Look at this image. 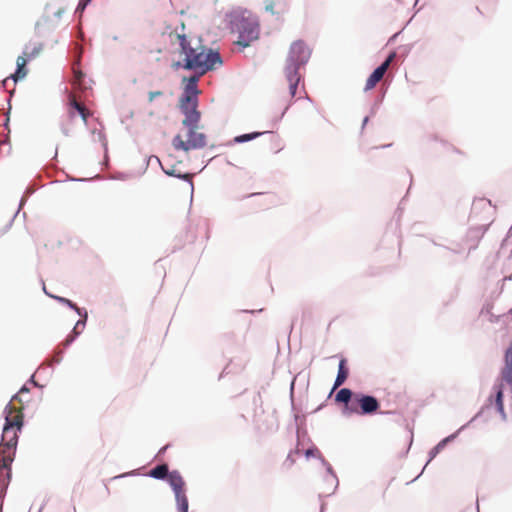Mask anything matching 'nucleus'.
Returning a JSON list of instances; mask_svg holds the SVG:
<instances>
[{
  "label": "nucleus",
  "mask_w": 512,
  "mask_h": 512,
  "mask_svg": "<svg viewBox=\"0 0 512 512\" xmlns=\"http://www.w3.org/2000/svg\"><path fill=\"white\" fill-rule=\"evenodd\" d=\"M184 30L185 25L181 23V31H178L176 28L169 33L164 32L163 36L167 35L169 42L174 46V52H177L180 57V60L172 63V67L194 71L197 74L191 76L186 85V95H192L196 98L199 77L221 66L223 62L218 52L208 49L199 42L188 38Z\"/></svg>",
  "instance_id": "obj_1"
},
{
  "label": "nucleus",
  "mask_w": 512,
  "mask_h": 512,
  "mask_svg": "<svg viewBox=\"0 0 512 512\" xmlns=\"http://www.w3.org/2000/svg\"><path fill=\"white\" fill-rule=\"evenodd\" d=\"M23 426V413L11 403L5 407V425L2 433V441L9 445L17 446L18 432Z\"/></svg>",
  "instance_id": "obj_2"
},
{
  "label": "nucleus",
  "mask_w": 512,
  "mask_h": 512,
  "mask_svg": "<svg viewBox=\"0 0 512 512\" xmlns=\"http://www.w3.org/2000/svg\"><path fill=\"white\" fill-rule=\"evenodd\" d=\"M186 128L183 133H179L173 138L174 148L185 152L203 148L206 145V136L198 132V127Z\"/></svg>",
  "instance_id": "obj_3"
},
{
  "label": "nucleus",
  "mask_w": 512,
  "mask_h": 512,
  "mask_svg": "<svg viewBox=\"0 0 512 512\" xmlns=\"http://www.w3.org/2000/svg\"><path fill=\"white\" fill-rule=\"evenodd\" d=\"M236 26L239 33L238 40L235 42L237 45L245 48L259 38L260 25L257 19L243 17L238 21Z\"/></svg>",
  "instance_id": "obj_4"
},
{
  "label": "nucleus",
  "mask_w": 512,
  "mask_h": 512,
  "mask_svg": "<svg viewBox=\"0 0 512 512\" xmlns=\"http://www.w3.org/2000/svg\"><path fill=\"white\" fill-rule=\"evenodd\" d=\"M16 447L14 445H9L4 442L0 443V509L2 508V497L6 491L8 480L6 477H9V473H6V476L3 474L4 470H8L11 463L14 460Z\"/></svg>",
  "instance_id": "obj_5"
},
{
  "label": "nucleus",
  "mask_w": 512,
  "mask_h": 512,
  "mask_svg": "<svg viewBox=\"0 0 512 512\" xmlns=\"http://www.w3.org/2000/svg\"><path fill=\"white\" fill-rule=\"evenodd\" d=\"M380 408L379 401L370 395L356 393L351 405H349V414L372 415Z\"/></svg>",
  "instance_id": "obj_6"
},
{
  "label": "nucleus",
  "mask_w": 512,
  "mask_h": 512,
  "mask_svg": "<svg viewBox=\"0 0 512 512\" xmlns=\"http://www.w3.org/2000/svg\"><path fill=\"white\" fill-rule=\"evenodd\" d=\"M168 483L174 491L179 512L188 511V499L185 493V481L178 471H172L168 475Z\"/></svg>",
  "instance_id": "obj_7"
},
{
  "label": "nucleus",
  "mask_w": 512,
  "mask_h": 512,
  "mask_svg": "<svg viewBox=\"0 0 512 512\" xmlns=\"http://www.w3.org/2000/svg\"><path fill=\"white\" fill-rule=\"evenodd\" d=\"M180 107L185 114L182 124L185 127H198L200 113L197 111V99L192 95H185L180 100Z\"/></svg>",
  "instance_id": "obj_8"
},
{
  "label": "nucleus",
  "mask_w": 512,
  "mask_h": 512,
  "mask_svg": "<svg viewBox=\"0 0 512 512\" xmlns=\"http://www.w3.org/2000/svg\"><path fill=\"white\" fill-rule=\"evenodd\" d=\"M42 51V45H34L32 48L26 47L23 55L17 58V70L13 75L15 81L23 79L27 75L26 64L28 61L37 57Z\"/></svg>",
  "instance_id": "obj_9"
},
{
  "label": "nucleus",
  "mask_w": 512,
  "mask_h": 512,
  "mask_svg": "<svg viewBox=\"0 0 512 512\" xmlns=\"http://www.w3.org/2000/svg\"><path fill=\"white\" fill-rule=\"evenodd\" d=\"M307 57L308 52L305 44L302 41H296L291 45L289 55V60L291 63L287 67H293L295 65L298 70L299 66L306 62Z\"/></svg>",
  "instance_id": "obj_10"
},
{
  "label": "nucleus",
  "mask_w": 512,
  "mask_h": 512,
  "mask_svg": "<svg viewBox=\"0 0 512 512\" xmlns=\"http://www.w3.org/2000/svg\"><path fill=\"white\" fill-rule=\"evenodd\" d=\"M494 406L496 411L500 414L503 420H506L507 415L503 405V385L502 383L495 384L493 387V394L488 398L486 407Z\"/></svg>",
  "instance_id": "obj_11"
},
{
  "label": "nucleus",
  "mask_w": 512,
  "mask_h": 512,
  "mask_svg": "<svg viewBox=\"0 0 512 512\" xmlns=\"http://www.w3.org/2000/svg\"><path fill=\"white\" fill-rule=\"evenodd\" d=\"M394 54H391L379 67H377L374 72L369 76L365 84V90L373 89L377 83L383 78L387 69L390 66L391 61L393 60Z\"/></svg>",
  "instance_id": "obj_12"
},
{
  "label": "nucleus",
  "mask_w": 512,
  "mask_h": 512,
  "mask_svg": "<svg viewBox=\"0 0 512 512\" xmlns=\"http://www.w3.org/2000/svg\"><path fill=\"white\" fill-rule=\"evenodd\" d=\"M76 113H78L81 116L84 124H87L88 118L91 116V112L85 107L84 104L76 100L75 95L70 94L68 107L69 117L71 119L74 118Z\"/></svg>",
  "instance_id": "obj_13"
},
{
  "label": "nucleus",
  "mask_w": 512,
  "mask_h": 512,
  "mask_svg": "<svg viewBox=\"0 0 512 512\" xmlns=\"http://www.w3.org/2000/svg\"><path fill=\"white\" fill-rule=\"evenodd\" d=\"M286 77L289 84V94L291 98L297 95L298 84L300 81V75L295 65L293 67L286 68Z\"/></svg>",
  "instance_id": "obj_14"
},
{
  "label": "nucleus",
  "mask_w": 512,
  "mask_h": 512,
  "mask_svg": "<svg viewBox=\"0 0 512 512\" xmlns=\"http://www.w3.org/2000/svg\"><path fill=\"white\" fill-rule=\"evenodd\" d=\"M356 393H353L348 388H342L335 396V401L345 404V410L349 413V405L353 402Z\"/></svg>",
  "instance_id": "obj_15"
},
{
  "label": "nucleus",
  "mask_w": 512,
  "mask_h": 512,
  "mask_svg": "<svg viewBox=\"0 0 512 512\" xmlns=\"http://www.w3.org/2000/svg\"><path fill=\"white\" fill-rule=\"evenodd\" d=\"M348 377V369L346 367V359L342 358L339 362L338 374L332 390L341 386Z\"/></svg>",
  "instance_id": "obj_16"
},
{
  "label": "nucleus",
  "mask_w": 512,
  "mask_h": 512,
  "mask_svg": "<svg viewBox=\"0 0 512 512\" xmlns=\"http://www.w3.org/2000/svg\"><path fill=\"white\" fill-rule=\"evenodd\" d=\"M149 475L156 479L168 478V466L166 464L158 465L150 471Z\"/></svg>",
  "instance_id": "obj_17"
},
{
  "label": "nucleus",
  "mask_w": 512,
  "mask_h": 512,
  "mask_svg": "<svg viewBox=\"0 0 512 512\" xmlns=\"http://www.w3.org/2000/svg\"><path fill=\"white\" fill-rule=\"evenodd\" d=\"M73 85L77 86L81 90H86L89 86L85 82V75L80 71L74 69Z\"/></svg>",
  "instance_id": "obj_18"
},
{
  "label": "nucleus",
  "mask_w": 512,
  "mask_h": 512,
  "mask_svg": "<svg viewBox=\"0 0 512 512\" xmlns=\"http://www.w3.org/2000/svg\"><path fill=\"white\" fill-rule=\"evenodd\" d=\"M276 3L273 0L265 1V10L272 15H279L283 13L286 9V3L282 4V8L280 10L275 9Z\"/></svg>",
  "instance_id": "obj_19"
},
{
  "label": "nucleus",
  "mask_w": 512,
  "mask_h": 512,
  "mask_svg": "<svg viewBox=\"0 0 512 512\" xmlns=\"http://www.w3.org/2000/svg\"><path fill=\"white\" fill-rule=\"evenodd\" d=\"M262 134L263 133H261V132H253V133H249V134H243V135H239V136L235 137L234 141L237 143H243L246 141L253 140Z\"/></svg>",
  "instance_id": "obj_20"
},
{
  "label": "nucleus",
  "mask_w": 512,
  "mask_h": 512,
  "mask_svg": "<svg viewBox=\"0 0 512 512\" xmlns=\"http://www.w3.org/2000/svg\"><path fill=\"white\" fill-rule=\"evenodd\" d=\"M457 436V433H454V434H451L449 435L448 437L444 438L443 440H441L435 447H434V451L435 453H439L441 450L444 449V447L447 445V443L451 442L452 440H454Z\"/></svg>",
  "instance_id": "obj_21"
},
{
  "label": "nucleus",
  "mask_w": 512,
  "mask_h": 512,
  "mask_svg": "<svg viewBox=\"0 0 512 512\" xmlns=\"http://www.w3.org/2000/svg\"><path fill=\"white\" fill-rule=\"evenodd\" d=\"M53 297L56 300H58L60 303H63L65 305L69 306L70 308L74 309L80 316H82L81 309L75 303H73L71 300H69L67 298L59 297V296H53Z\"/></svg>",
  "instance_id": "obj_22"
},
{
  "label": "nucleus",
  "mask_w": 512,
  "mask_h": 512,
  "mask_svg": "<svg viewBox=\"0 0 512 512\" xmlns=\"http://www.w3.org/2000/svg\"><path fill=\"white\" fill-rule=\"evenodd\" d=\"M83 316H84V320H79V321L76 323V325L74 326L73 333H74L75 335H78V334H80V333H81V331H78V327H80V326L84 327V325H85V321H86V319H87V313H86V312H84V315H83Z\"/></svg>",
  "instance_id": "obj_23"
},
{
  "label": "nucleus",
  "mask_w": 512,
  "mask_h": 512,
  "mask_svg": "<svg viewBox=\"0 0 512 512\" xmlns=\"http://www.w3.org/2000/svg\"><path fill=\"white\" fill-rule=\"evenodd\" d=\"M162 95H163V92H161V91L149 92V94H148V101L152 102L154 99H156V97L162 96Z\"/></svg>",
  "instance_id": "obj_24"
},
{
  "label": "nucleus",
  "mask_w": 512,
  "mask_h": 512,
  "mask_svg": "<svg viewBox=\"0 0 512 512\" xmlns=\"http://www.w3.org/2000/svg\"><path fill=\"white\" fill-rule=\"evenodd\" d=\"M320 454L317 448L307 449L305 452L306 457L318 456Z\"/></svg>",
  "instance_id": "obj_25"
},
{
  "label": "nucleus",
  "mask_w": 512,
  "mask_h": 512,
  "mask_svg": "<svg viewBox=\"0 0 512 512\" xmlns=\"http://www.w3.org/2000/svg\"><path fill=\"white\" fill-rule=\"evenodd\" d=\"M89 2L90 0H80L77 6V11L82 12Z\"/></svg>",
  "instance_id": "obj_26"
},
{
  "label": "nucleus",
  "mask_w": 512,
  "mask_h": 512,
  "mask_svg": "<svg viewBox=\"0 0 512 512\" xmlns=\"http://www.w3.org/2000/svg\"><path fill=\"white\" fill-rule=\"evenodd\" d=\"M74 337H68L65 341V344L68 345L73 341Z\"/></svg>",
  "instance_id": "obj_27"
},
{
  "label": "nucleus",
  "mask_w": 512,
  "mask_h": 512,
  "mask_svg": "<svg viewBox=\"0 0 512 512\" xmlns=\"http://www.w3.org/2000/svg\"><path fill=\"white\" fill-rule=\"evenodd\" d=\"M24 392H28V389L26 387H22L19 391V394H22Z\"/></svg>",
  "instance_id": "obj_28"
},
{
  "label": "nucleus",
  "mask_w": 512,
  "mask_h": 512,
  "mask_svg": "<svg viewBox=\"0 0 512 512\" xmlns=\"http://www.w3.org/2000/svg\"><path fill=\"white\" fill-rule=\"evenodd\" d=\"M18 399V395H15L13 398H12V401Z\"/></svg>",
  "instance_id": "obj_29"
}]
</instances>
